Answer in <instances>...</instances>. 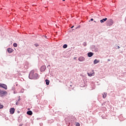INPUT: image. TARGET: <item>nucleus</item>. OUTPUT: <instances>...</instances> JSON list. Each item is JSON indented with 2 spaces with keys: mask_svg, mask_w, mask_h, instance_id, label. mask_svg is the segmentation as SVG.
<instances>
[{
  "mask_svg": "<svg viewBox=\"0 0 126 126\" xmlns=\"http://www.w3.org/2000/svg\"><path fill=\"white\" fill-rule=\"evenodd\" d=\"M76 126H80V124H79L78 123H76Z\"/></svg>",
  "mask_w": 126,
  "mask_h": 126,
  "instance_id": "aec40b11",
  "label": "nucleus"
},
{
  "mask_svg": "<svg viewBox=\"0 0 126 126\" xmlns=\"http://www.w3.org/2000/svg\"><path fill=\"white\" fill-rule=\"evenodd\" d=\"M102 97L104 99H105V98H106V97H107V93H103L102 94Z\"/></svg>",
  "mask_w": 126,
  "mask_h": 126,
  "instance_id": "f8f14e48",
  "label": "nucleus"
},
{
  "mask_svg": "<svg viewBox=\"0 0 126 126\" xmlns=\"http://www.w3.org/2000/svg\"><path fill=\"white\" fill-rule=\"evenodd\" d=\"M15 111V109L14 108H11L10 109V113L11 115L14 114V112Z\"/></svg>",
  "mask_w": 126,
  "mask_h": 126,
  "instance_id": "0eeeda50",
  "label": "nucleus"
},
{
  "mask_svg": "<svg viewBox=\"0 0 126 126\" xmlns=\"http://www.w3.org/2000/svg\"><path fill=\"white\" fill-rule=\"evenodd\" d=\"M50 66H51L50 65H48L47 66V68H49V69H50Z\"/></svg>",
  "mask_w": 126,
  "mask_h": 126,
  "instance_id": "393cba45",
  "label": "nucleus"
},
{
  "mask_svg": "<svg viewBox=\"0 0 126 126\" xmlns=\"http://www.w3.org/2000/svg\"><path fill=\"white\" fill-rule=\"evenodd\" d=\"M24 67H25V68H26V69H28V67H29V65H28V63H26V64L24 65Z\"/></svg>",
  "mask_w": 126,
  "mask_h": 126,
  "instance_id": "4468645a",
  "label": "nucleus"
},
{
  "mask_svg": "<svg viewBox=\"0 0 126 126\" xmlns=\"http://www.w3.org/2000/svg\"><path fill=\"white\" fill-rule=\"evenodd\" d=\"M113 24H114V22L113 21V20L112 19L108 20L106 23V25L107 26H112Z\"/></svg>",
  "mask_w": 126,
  "mask_h": 126,
  "instance_id": "f03ea898",
  "label": "nucleus"
},
{
  "mask_svg": "<svg viewBox=\"0 0 126 126\" xmlns=\"http://www.w3.org/2000/svg\"><path fill=\"white\" fill-rule=\"evenodd\" d=\"M0 87L3 88L5 90H7V86L4 84H0Z\"/></svg>",
  "mask_w": 126,
  "mask_h": 126,
  "instance_id": "7ed1b4c3",
  "label": "nucleus"
},
{
  "mask_svg": "<svg viewBox=\"0 0 126 126\" xmlns=\"http://www.w3.org/2000/svg\"><path fill=\"white\" fill-rule=\"evenodd\" d=\"M74 60H76V57H74Z\"/></svg>",
  "mask_w": 126,
  "mask_h": 126,
  "instance_id": "2f4dec72",
  "label": "nucleus"
},
{
  "mask_svg": "<svg viewBox=\"0 0 126 126\" xmlns=\"http://www.w3.org/2000/svg\"><path fill=\"white\" fill-rule=\"evenodd\" d=\"M34 46H35V47H39V44L37 43H35L34 44Z\"/></svg>",
  "mask_w": 126,
  "mask_h": 126,
  "instance_id": "5701e85b",
  "label": "nucleus"
},
{
  "mask_svg": "<svg viewBox=\"0 0 126 126\" xmlns=\"http://www.w3.org/2000/svg\"><path fill=\"white\" fill-rule=\"evenodd\" d=\"M18 98H19V99L18 100V102H19V101H20V100H21V99L20 98V96H19Z\"/></svg>",
  "mask_w": 126,
  "mask_h": 126,
  "instance_id": "b1692460",
  "label": "nucleus"
},
{
  "mask_svg": "<svg viewBox=\"0 0 126 126\" xmlns=\"http://www.w3.org/2000/svg\"><path fill=\"white\" fill-rule=\"evenodd\" d=\"M46 68L47 67L46 66V65H43L40 68V71H45Z\"/></svg>",
  "mask_w": 126,
  "mask_h": 126,
  "instance_id": "423d86ee",
  "label": "nucleus"
},
{
  "mask_svg": "<svg viewBox=\"0 0 126 126\" xmlns=\"http://www.w3.org/2000/svg\"><path fill=\"white\" fill-rule=\"evenodd\" d=\"M120 47L119 46H117V49H120Z\"/></svg>",
  "mask_w": 126,
  "mask_h": 126,
  "instance_id": "cd10ccee",
  "label": "nucleus"
},
{
  "mask_svg": "<svg viewBox=\"0 0 126 126\" xmlns=\"http://www.w3.org/2000/svg\"><path fill=\"white\" fill-rule=\"evenodd\" d=\"M88 74L89 75V76H93V75H94V73H88Z\"/></svg>",
  "mask_w": 126,
  "mask_h": 126,
  "instance_id": "dca6fc26",
  "label": "nucleus"
},
{
  "mask_svg": "<svg viewBox=\"0 0 126 126\" xmlns=\"http://www.w3.org/2000/svg\"><path fill=\"white\" fill-rule=\"evenodd\" d=\"M11 90H12L13 91H14V90H15V87H13L11 89Z\"/></svg>",
  "mask_w": 126,
  "mask_h": 126,
  "instance_id": "6ab92c4d",
  "label": "nucleus"
},
{
  "mask_svg": "<svg viewBox=\"0 0 126 126\" xmlns=\"http://www.w3.org/2000/svg\"><path fill=\"white\" fill-rule=\"evenodd\" d=\"M74 27V26H73L71 27V29H72V28H73Z\"/></svg>",
  "mask_w": 126,
  "mask_h": 126,
  "instance_id": "bb28decb",
  "label": "nucleus"
},
{
  "mask_svg": "<svg viewBox=\"0 0 126 126\" xmlns=\"http://www.w3.org/2000/svg\"><path fill=\"white\" fill-rule=\"evenodd\" d=\"M17 112L18 113V114H19L20 113V111H18Z\"/></svg>",
  "mask_w": 126,
  "mask_h": 126,
  "instance_id": "7c9ffc66",
  "label": "nucleus"
},
{
  "mask_svg": "<svg viewBox=\"0 0 126 126\" xmlns=\"http://www.w3.org/2000/svg\"><path fill=\"white\" fill-rule=\"evenodd\" d=\"M1 90H0V91H1Z\"/></svg>",
  "mask_w": 126,
  "mask_h": 126,
  "instance_id": "e433bc0d",
  "label": "nucleus"
},
{
  "mask_svg": "<svg viewBox=\"0 0 126 126\" xmlns=\"http://www.w3.org/2000/svg\"><path fill=\"white\" fill-rule=\"evenodd\" d=\"M78 61L79 62H84V61H85V58H84V57L81 56L79 58Z\"/></svg>",
  "mask_w": 126,
  "mask_h": 126,
  "instance_id": "39448f33",
  "label": "nucleus"
},
{
  "mask_svg": "<svg viewBox=\"0 0 126 126\" xmlns=\"http://www.w3.org/2000/svg\"><path fill=\"white\" fill-rule=\"evenodd\" d=\"M3 108V105L0 104V109H2Z\"/></svg>",
  "mask_w": 126,
  "mask_h": 126,
  "instance_id": "4be33fe9",
  "label": "nucleus"
},
{
  "mask_svg": "<svg viewBox=\"0 0 126 126\" xmlns=\"http://www.w3.org/2000/svg\"><path fill=\"white\" fill-rule=\"evenodd\" d=\"M83 45V46H87V43L86 42H84Z\"/></svg>",
  "mask_w": 126,
  "mask_h": 126,
  "instance_id": "412c9836",
  "label": "nucleus"
},
{
  "mask_svg": "<svg viewBox=\"0 0 126 126\" xmlns=\"http://www.w3.org/2000/svg\"><path fill=\"white\" fill-rule=\"evenodd\" d=\"M30 79H38L39 78V75L37 73L34 74V70H32L29 75Z\"/></svg>",
  "mask_w": 126,
  "mask_h": 126,
  "instance_id": "f257e3e1",
  "label": "nucleus"
},
{
  "mask_svg": "<svg viewBox=\"0 0 126 126\" xmlns=\"http://www.w3.org/2000/svg\"><path fill=\"white\" fill-rule=\"evenodd\" d=\"M27 115H29V116H32L33 112L31 111H28L27 112Z\"/></svg>",
  "mask_w": 126,
  "mask_h": 126,
  "instance_id": "9d476101",
  "label": "nucleus"
},
{
  "mask_svg": "<svg viewBox=\"0 0 126 126\" xmlns=\"http://www.w3.org/2000/svg\"><path fill=\"white\" fill-rule=\"evenodd\" d=\"M18 84H16V86H18Z\"/></svg>",
  "mask_w": 126,
  "mask_h": 126,
  "instance_id": "f704fd0d",
  "label": "nucleus"
},
{
  "mask_svg": "<svg viewBox=\"0 0 126 126\" xmlns=\"http://www.w3.org/2000/svg\"><path fill=\"white\" fill-rule=\"evenodd\" d=\"M107 61H108V62H110L111 61V60L108 59V60H107Z\"/></svg>",
  "mask_w": 126,
  "mask_h": 126,
  "instance_id": "c756f323",
  "label": "nucleus"
},
{
  "mask_svg": "<svg viewBox=\"0 0 126 126\" xmlns=\"http://www.w3.org/2000/svg\"><path fill=\"white\" fill-rule=\"evenodd\" d=\"M93 55H94V53L92 52H89L88 53V56L89 57V58H91V57H92Z\"/></svg>",
  "mask_w": 126,
  "mask_h": 126,
  "instance_id": "1a4fd4ad",
  "label": "nucleus"
},
{
  "mask_svg": "<svg viewBox=\"0 0 126 126\" xmlns=\"http://www.w3.org/2000/svg\"><path fill=\"white\" fill-rule=\"evenodd\" d=\"M63 1H65V0H63Z\"/></svg>",
  "mask_w": 126,
  "mask_h": 126,
  "instance_id": "473e14b6",
  "label": "nucleus"
},
{
  "mask_svg": "<svg viewBox=\"0 0 126 126\" xmlns=\"http://www.w3.org/2000/svg\"><path fill=\"white\" fill-rule=\"evenodd\" d=\"M45 38H47V36H45Z\"/></svg>",
  "mask_w": 126,
  "mask_h": 126,
  "instance_id": "c9c22d12",
  "label": "nucleus"
},
{
  "mask_svg": "<svg viewBox=\"0 0 126 126\" xmlns=\"http://www.w3.org/2000/svg\"><path fill=\"white\" fill-rule=\"evenodd\" d=\"M45 82L46 85H49V84H50V81L48 79L45 80Z\"/></svg>",
  "mask_w": 126,
  "mask_h": 126,
  "instance_id": "2eb2a0df",
  "label": "nucleus"
},
{
  "mask_svg": "<svg viewBox=\"0 0 126 126\" xmlns=\"http://www.w3.org/2000/svg\"><path fill=\"white\" fill-rule=\"evenodd\" d=\"M6 93H7L5 91H0V96L1 97H2V96H3L4 94H6Z\"/></svg>",
  "mask_w": 126,
  "mask_h": 126,
  "instance_id": "20e7f679",
  "label": "nucleus"
},
{
  "mask_svg": "<svg viewBox=\"0 0 126 126\" xmlns=\"http://www.w3.org/2000/svg\"><path fill=\"white\" fill-rule=\"evenodd\" d=\"M12 51H13V50L10 48H9L7 49V52L9 54H11V53L12 52Z\"/></svg>",
  "mask_w": 126,
  "mask_h": 126,
  "instance_id": "ddd939ff",
  "label": "nucleus"
},
{
  "mask_svg": "<svg viewBox=\"0 0 126 126\" xmlns=\"http://www.w3.org/2000/svg\"><path fill=\"white\" fill-rule=\"evenodd\" d=\"M94 19H91V21H93Z\"/></svg>",
  "mask_w": 126,
  "mask_h": 126,
  "instance_id": "c85d7f7f",
  "label": "nucleus"
},
{
  "mask_svg": "<svg viewBox=\"0 0 126 126\" xmlns=\"http://www.w3.org/2000/svg\"><path fill=\"white\" fill-rule=\"evenodd\" d=\"M107 20H108V19L107 18H105L101 19L100 21V23H104V22L107 21Z\"/></svg>",
  "mask_w": 126,
  "mask_h": 126,
  "instance_id": "6e6552de",
  "label": "nucleus"
},
{
  "mask_svg": "<svg viewBox=\"0 0 126 126\" xmlns=\"http://www.w3.org/2000/svg\"><path fill=\"white\" fill-rule=\"evenodd\" d=\"M13 46H14L15 48H16V47H17V43H14L13 44Z\"/></svg>",
  "mask_w": 126,
  "mask_h": 126,
  "instance_id": "a211bd4d",
  "label": "nucleus"
},
{
  "mask_svg": "<svg viewBox=\"0 0 126 126\" xmlns=\"http://www.w3.org/2000/svg\"><path fill=\"white\" fill-rule=\"evenodd\" d=\"M16 105H18V101L16 102Z\"/></svg>",
  "mask_w": 126,
  "mask_h": 126,
  "instance_id": "a878e982",
  "label": "nucleus"
},
{
  "mask_svg": "<svg viewBox=\"0 0 126 126\" xmlns=\"http://www.w3.org/2000/svg\"><path fill=\"white\" fill-rule=\"evenodd\" d=\"M63 49H66V48H67V44H64L63 45Z\"/></svg>",
  "mask_w": 126,
  "mask_h": 126,
  "instance_id": "f3484780",
  "label": "nucleus"
},
{
  "mask_svg": "<svg viewBox=\"0 0 126 126\" xmlns=\"http://www.w3.org/2000/svg\"><path fill=\"white\" fill-rule=\"evenodd\" d=\"M14 94H15V92H14Z\"/></svg>",
  "mask_w": 126,
  "mask_h": 126,
  "instance_id": "72a5a7b5",
  "label": "nucleus"
},
{
  "mask_svg": "<svg viewBox=\"0 0 126 126\" xmlns=\"http://www.w3.org/2000/svg\"><path fill=\"white\" fill-rule=\"evenodd\" d=\"M100 61L97 60V59H95L94 61V64H96V63H99Z\"/></svg>",
  "mask_w": 126,
  "mask_h": 126,
  "instance_id": "9b49d317",
  "label": "nucleus"
}]
</instances>
